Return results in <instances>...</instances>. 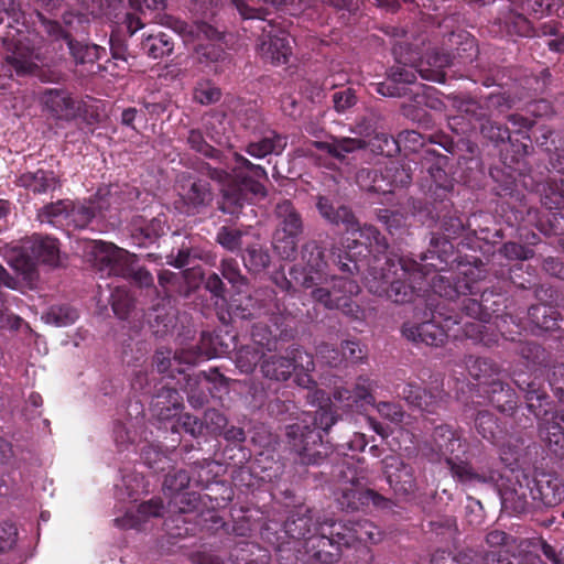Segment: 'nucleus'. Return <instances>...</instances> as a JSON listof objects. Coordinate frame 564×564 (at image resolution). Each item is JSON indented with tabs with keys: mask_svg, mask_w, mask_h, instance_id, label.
Listing matches in <instances>:
<instances>
[{
	"mask_svg": "<svg viewBox=\"0 0 564 564\" xmlns=\"http://www.w3.org/2000/svg\"><path fill=\"white\" fill-rule=\"evenodd\" d=\"M189 480L188 474L180 469L169 473L163 482L164 491L173 496L170 508L173 510L177 509L180 513L189 511V505L195 500V495L182 492L188 486Z\"/></svg>",
	"mask_w": 564,
	"mask_h": 564,
	"instance_id": "obj_22",
	"label": "nucleus"
},
{
	"mask_svg": "<svg viewBox=\"0 0 564 564\" xmlns=\"http://www.w3.org/2000/svg\"><path fill=\"white\" fill-rule=\"evenodd\" d=\"M2 43L6 50L3 67H8L10 73L22 76L39 67L42 39L34 31L9 26Z\"/></svg>",
	"mask_w": 564,
	"mask_h": 564,
	"instance_id": "obj_8",
	"label": "nucleus"
},
{
	"mask_svg": "<svg viewBox=\"0 0 564 564\" xmlns=\"http://www.w3.org/2000/svg\"><path fill=\"white\" fill-rule=\"evenodd\" d=\"M243 261L250 271L260 272L269 265L270 256L262 246L256 243L247 248Z\"/></svg>",
	"mask_w": 564,
	"mask_h": 564,
	"instance_id": "obj_44",
	"label": "nucleus"
},
{
	"mask_svg": "<svg viewBox=\"0 0 564 564\" xmlns=\"http://www.w3.org/2000/svg\"><path fill=\"white\" fill-rule=\"evenodd\" d=\"M188 143L191 148L205 156H213L215 150L205 140L200 131L191 130L188 134Z\"/></svg>",
	"mask_w": 564,
	"mask_h": 564,
	"instance_id": "obj_62",
	"label": "nucleus"
},
{
	"mask_svg": "<svg viewBox=\"0 0 564 564\" xmlns=\"http://www.w3.org/2000/svg\"><path fill=\"white\" fill-rule=\"evenodd\" d=\"M132 304L133 300L126 288L116 286L113 289L111 292V306L119 318L127 317Z\"/></svg>",
	"mask_w": 564,
	"mask_h": 564,
	"instance_id": "obj_48",
	"label": "nucleus"
},
{
	"mask_svg": "<svg viewBox=\"0 0 564 564\" xmlns=\"http://www.w3.org/2000/svg\"><path fill=\"white\" fill-rule=\"evenodd\" d=\"M163 505L160 500L151 499L138 506L135 510H129L123 517L115 520L121 529H139L150 518L162 516Z\"/></svg>",
	"mask_w": 564,
	"mask_h": 564,
	"instance_id": "obj_25",
	"label": "nucleus"
},
{
	"mask_svg": "<svg viewBox=\"0 0 564 564\" xmlns=\"http://www.w3.org/2000/svg\"><path fill=\"white\" fill-rule=\"evenodd\" d=\"M161 24L178 34L185 43L198 42L195 46V55L199 63L217 62L224 55V46L220 43L221 33L207 23L188 25L178 18L164 15Z\"/></svg>",
	"mask_w": 564,
	"mask_h": 564,
	"instance_id": "obj_10",
	"label": "nucleus"
},
{
	"mask_svg": "<svg viewBox=\"0 0 564 564\" xmlns=\"http://www.w3.org/2000/svg\"><path fill=\"white\" fill-rule=\"evenodd\" d=\"M367 469L362 466L346 462V468L340 471L339 490L341 492L339 503L348 510H358L361 507L372 505L379 509L391 508L390 499L380 494L365 488L367 485Z\"/></svg>",
	"mask_w": 564,
	"mask_h": 564,
	"instance_id": "obj_11",
	"label": "nucleus"
},
{
	"mask_svg": "<svg viewBox=\"0 0 564 564\" xmlns=\"http://www.w3.org/2000/svg\"><path fill=\"white\" fill-rule=\"evenodd\" d=\"M316 208L319 215L329 224L343 225L348 234H351L354 237L359 235L360 238H365L367 246L384 245L380 232L371 225L360 226L351 210L346 206L335 208L327 197L317 196Z\"/></svg>",
	"mask_w": 564,
	"mask_h": 564,
	"instance_id": "obj_13",
	"label": "nucleus"
},
{
	"mask_svg": "<svg viewBox=\"0 0 564 564\" xmlns=\"http://www.w3.org/2000/svg\"><path fill=\"white\" fill-rule=\"evenodd\" d=\"M223 276L235 288L240 289L246 280L241 274L238 262L235 259H224L220 263Z\"/></svg>",
	"mask_w": 564,
	"mask_h": 564,
	"instance_id": "obj_54",
	"label": "nucleus"
},
{
	"mask_svg": "<svg viewBox=\"0 0 564 564\" xmlns=\"http://www.w3.org/2000/svg\"><path fill=\"white\" fill-rule=\"evenodd\" d=\"M32 254L39 261L54 265L58 260L57 240L51 237H35L31 246Z\"/></svg>",
	"mask_w": 564,
	"mask_h": 564,
	"instance_id": "obj_37",
	"label": "nucleus"
},
{
	"mask_svg": "<svg viewBox=\"0 0 564 564\" xmlns=\"http://www.w3.org/2000/svg\"><path fill=\"white\" fill-rule=\"evenodd\" d=\"M245 171L250 172L254 177L267 178V172L261 165L251 163L240 154H234V164L231 174L228 172H218L215 169L216 177L223 181V175L227 178L221 188L223 197L219 205L221 212L227 214H237L243 204L249 200V195L264 196L263 185L248 176Z\"/></svg>",
	"mask_w": 564,
	"mask_h": 564,
	"instance_id": "obj_4",
	"label": "nucleus"
},
{
	"mask_svg": "<svg viewBox=\"0 0 564 564\" xmlns=\"http://www.w3.org/2000/svg\"><path fill=\"white\" fill-rule=\"evenodd\" d=\"M90 206L96 213V217H105L106 213L120 204L117 191L111 187H100L96 194L88 199Z\"/></svg>",
	"mask_w": 564,
	"mask_h": 564,
	"instance_id": "obj_39",
	"label": "nucleus"
},
{
	"mask_svg": "<svg viewBox=\"0 0 564 564\" xmlns=\"http://www.w3.org/2000/svg\"><path fill=\"white\" fill-rule=\"evenodd\" d=\"M142 458L144 463L155 470H163L164 466L161 465L163 460L166 458L165 455L161 452L158 445L149 444L142 447Z\"/></svg>",
	"mask_w": 564,
	"mask_h": 564,
	"instance_id": "obj_57",
	"label": "nucleus"
},
{
	"mask_svg": "<svg viewBox=\"0 0 564 564\" xmlns=\"http://www.w3.org/2000/svg\"><path fill=\"white\" fill-rule=\"evenodd\" d=\"M383 474L390 487L399 495H409L415 489L412 467L398 456H387L383 460Z\"/></svg>",
	"mask_w": 564,
	"mask_h": 564,
	"instance_id": "obj_20",
	"label": "nucleus"
},
{
	"mask_svg": "<svg viewBox=\"0 0 564 564\" xmlns=\"http://www.w3.org/2000/svg\"><path fill=\"white\" fill-rule=\"evenodd\" d=\"M86 257L102 276H123L131 279L141 288L153 285L152 274L144 268L135 265V256L113 243L89 241L86 245Z\"/></svg>",
	"mask_w": 564,
	"mask_h": 564,
	"instance_id": "obj_5",
	"label": "nucleus"
},
{
	"mask_svg": "<svg viewBox=\"0 0 564 564\" xmlns=\"http://www.w3.org/2000/svg\"><path fill=\"white\" fill-rule=\"evenodd\" d=\"M296 238L284 232H275L273 248L283 259H292L296 252Z\"/></svg>",
	"mask_w": 564,
	"mask_h": 564,
	"instance_id": "obj_52",
	"label": "nucleus"
},
{
	"mask_svg": "<svg viewBox=\"0 0 564 564\" xmlns=\"http://www.w3.org/2000/svg\"><path fill=\"white\" fill-rule=\"evenodd\" d=\"M262 355L254 347H242L237 351L236 365L241 372H251L257 364L260 361Z\"/></svg>",
	"mask_w": 564,
	"mask_h": 564,
	"instance_id": "obj_51",
	"label": "nucleus"
},
{
	"mask_svg": "<svg viewBox=\"0 0 564 564\" xmlns=\"http://www.w3.org/2000/svg\"><path fill=\"white\" fill-rule=\"evenodd\" d=\"M220 97V89L209 82L199 83L194 90V99L202 105L217 102Z\"/></svg>",
	"mask_w": 564,
	"mask_h": 564,
	"instance_id": "obj_53",
	"label": "nucleus"
},
{
	"mask_svg": "<svg viewBox=\"0 0 564 564\" xmlns=\"http://www.w3.org/2000/svg\"><path fill=\"white\" fill-rule=\"evenodd\" d=\"M400 395L412 406L426 413H436L446 403L447 394L438 386L422 389L415 383L403 386Z\"/></svg>",
	"mask_w": 564,
	"mask_h": 564,
	"instance_id": "obj_19",
	"label": "nucleus"
},
{
	"mask_svg": "<svg viewBox=\"0 0 564 564\" xmlns=\"http://www.w3.org/2000/svg\"><path fill=\"white\" fill-rule=\"evenodd\" d=\"M433 58H434L433 66L436 67L437 69H433V70L420 69L419 73H420L421 77L424 79L442 83L445 79V75L440 69L444 68L446 66H449V64H451L449 57L446 54H442V55L437 54Z\"/></svg>",
	"mask_w": 564,
	"mask_h": 564,
	"instance_id": "obj_58",
	"label": "nucleus"
},
{
	"mask_svg": "<svg viewBox=\"0 0 564 564\" xmlns=\"http://www.w3.org/2000/svg\"><path fill=\"white\" fill-rule=\"evenodd\" d=\"M467 369L473 378L485 382L498 373V367L487 358H470Z\"/></svg>",
	"mask_w": 564,
	"mask_h": 564,
	"instance_id": "obj_47",
	"label": "nucleus"
},
{
	"mask_svg": "<svg viewBox=\"0 0 564 564\" xmlns=\"http://www.w3.org/2000/svg\"><path fill=\"white\" fill-rule=\"evenodd\" d=\"M530 482V497L535 506L553 507L564 499V484L554 474L540 473Z\"/></svg>",
	"mask_w": 564,
	"mask_h": 564,
	"instance_id": "obj_18",
	"label": "nucleus"
},
{
	"mask_svg": "<svg viewBox=\"0 0 564 564\" xmlns=\"http://www.w3.org/2000/svg\"><path fill=\"white\" fill-rule=\"evenodd\" d=\"M68 199H61L42 207L37 213V219L55 227H67Z\"/></svg>",
	"mask_w": 564,
	"mask_h": 564,
	"instance_id": "obj_34",
	"label": "nucleus"
},
{
	"mask_svg": "<svg viewBox=\"0 0 564 564\" xmlns=\"http://www.w3.org/2000/svg\"><path fill=\"white\" fill-rule=\"evenodd\" d=\"M333 102L338 112H344L356 104V95L351 88H346L333 94Z\"/></svg>",
	"mask_w": 564,
	"mask_h": 564,
	"instance_id": "obj_60",
	"label": "nucleus"
},
{
	"mask_svg": "<svg viewBox=\"0 0 564 564\" xmlns=\"http://www.w3.org/2000/svg\"><path fill=\"white\" fill-rule=\"evenodd\" d=\"M165 220L160 217H152L148 220L143 216H135L131 220L130 231L135 243L142 246L147 240L152 241L163 234Z\"/></svg>",
	"mask_w": 564,
	"mask_h": 564,
	"instance_id": "obj_28",
	"label": "nucleus"
},
{
	"mask_svg": "<svg viewBox=\"0 0 564 564\" xmlns=\"http://www.w3.org/2000/svg\"><path fill=\"white\" fill-rule=\"evenodd\" d=\"M41 101L46 110L58 119L75 118L80 110L78 101L67 93L58 89H48L42 94Z\"/></svg>",
	"mask_w": 564,
	"mask_h": 564,
	"instance_id": "obj_23",
	"label": "nucleus"
},
{
	"mask_svg": "<svg viewBox=\"0 0 564 564\" xmlns=\"http://www.w3.org/2000/svg\"><path fill=\"white\" fill-rule=\"evenodd\" d=\"M446 327L452 318H446ZM403 335L415 343H423L427 346H441L447 338V329L445 326L440 324V321L435 315L431 321L423 322L421 324H405L403 326Z\"/></svg>",
	"mask_w": 564,
	"mask_h": 564,
	"instance_id": "obj_21",
	"label": "nucleus"
},
{
	"mask_svg": "<svg viewBox=\"0 0 564 564\" xmlns=\"http://www.w3.org/2000/svg\"><path fill=\"white\" fill-rule=\"evenodd\" d=\"M226 107L227 111L235 116L243 128L251 130L258 128L261 118L252 104H246L240 99L231 98L226 101Z\"/></svg>",
	"mask_w": 564,
	"mask_h": 564,
	"instance_id": "obj_32",
	"label": "nucleus"
},
{
	"mask_svg": "<svg viewBox=\"0 0 564 564\" xmlns=\"http://www.w3.org/2000/svg\"><path fill=\"white\" fill-rule=\"evenodd\" d=\"M305 262L303 269L293 268L291 276L303 288L310 289L316 285L333 282L332 290L316 288L312 291V297L329 310H340L346 315L357 317L359 307L351 302V297L360 291L358 283L348 278H335L328 274V263L324 259L323 249L314 241L307 242L302 251Z\"/></svg>",
	"mask_w": 564,
	"mask_h": 564,
	"instance_id": "obj_2",
	"label": "nucleus"
},
{
	"mask_svg": "<svg viewBox=\"0 0 564 564\" xmlns=\"http://www.w3.org/2000/svg\"><path fill=\"white\" fill-rule=\"evenodd\" d=\"M379 414L391 421L392 423H400L404 416L401 406L390 402H380L377 405Z\"/></svg>",
	"mask_w": 564,
	"mask_h": 564,
	"instance_id": "obj_63",
	"label": "nucleus"
},
{
	"mask_svg": "<svg viewBox=\"0 0 564 564\" xmlns=\"http://www.w3.org/2000/svg\"><path fill=\"white\" fill-rule=\"evenodd\" d=\"M143 51L153 58H161L172 53L173 43L171 39L160 33L158 35H149L142 43Z\"/></svg>",
	"mask_w": 564,
	"mask_h": 564,
	"instance_id": "obj_41",
	"label": "nucleus"
},
{
	"mask_svg": "<svg viewBox=\"0 0 564 564\" xmlns=\"http://www.w3.org/2000/svg\"><path fill=\"white\" fill-rule=\"evenodd\" d=\"M36 18L41 24V26L44 29V31L52 37L58 40V39H66L67 45L74 56V58L78 63H85L87 61H93L94 58L98 57V51L99 47L94 45L91 47L89 46H79L74 44L70 40H68L66 33L62 29V26L56 22L46 19L42 13L37 12Z\"/></svg>",
	"mask_w": 564,
	"mask_h": 564,
	"instance_id": "obj_24",
	"label": "nucleus"
},
{
	"mask_svg": "<svg viewBox=\"0 0 564 564\" xmlns=\"http://www.w3.org/2000/svg\"><path fill=\"white\" fill-rule=\"evenodd\" d=\"M477 432L490 443L498 445L502 437V430L497 423L494 414L487 411H479L475 417Z\"/></svg>",
	"mask_w": 564,
	"mask_h": 564,
	"instance_id": "obj_38",
	"label": "nucleus"
},
{
	"mask_svg": "<svg viewBox=\"0 0 564 564\" xmlns=\"http://www.w3.org/2000/svg\"><path fill=\"white\" fill-rule=\"evenodd\" d=\"M357 183L366 191L373 193H391L394 187H403L410 183V175L404 169L394 164L386 169V174L371 170H361L357 174Z\"/></svg>",
	"mask_w": 564,
	"mask_h": 564,
	"instance_id": "obj_16",
	"label": "nucleus"
},
{
	"mask_svg": "<svg viewBox=\"0 0 564 564\" xmlns=\"http://www.w3.org/2000/svg\"><path fill=\"white\" fill-rule=\"evenodd\" d=\"M203 358H210L209 355L203 354V351L195 347L182 348L174 352L173 358L169 356L164 357L162 352H159L155 357L156 367L160 372L167 371L173 364L176 365H194Z\"/></svg>",
	"mask_w": 564,
	"mask_h": 564,
	"instance_id": "obj_31",
	"label": "nucleus"
},
{
	"mask_svg": "<svg viewBox=\"0 0 564 564\" xmlns=\"http://www.w3.org/2000/svg\"><path fill=\"white\" fill-rule=\"evenodd\" d=\"M502 23L509 33L521 36H531L534 34L531 22L521 13L509 12L505 15Z\"/></svg>",
	"mask_w": 564,
	"mask_h": 564,
	"instance_id": "obj_46",
	"label": "nucleus"
},
{
	"mask_svg": "<svg viewBox=\"0 0 564 564\" xmlns=\"http://www.w3.org/2000/svg\"><path fill=\"white\" fill-rule=\"evenodd\" d=\"M241 231L229 228L221 227L217 232L216 240L217 242L229 251H236L240 249L241 246Z\"/></svg>",
	"mask_w": 564,
	"mask_h": 564,
	"instance_id": "obj_55",
	"label": "nucleus"
},
{
	"mask_svg": "<svg viewBox=\"0 0 564 564\" xmlns=\"http://www.w3.org/2000/svg\"><path fill=\"white\" fill-rule=\"evenodd\" d=\"M503 256L510 260H527L532 257L533 251L516 242H507L501 248Z\"/></svg>",
	"mask_w": 564,
	"mask_h": 564,
	"instance_id": "obj_61",
	"label": "nucleus"
},
{
	"mask_svg": "<svg viewBox=\"0 0 564 564\" xmlns=\"http://www.w3.org/2000/svg\"><path fill=\"white\" fill-rule=\"evenodd\" d=\"M370 391L371 381L368 378L360 377L352 392L346 389L337 390L334 397L339 401H349L351 399L354 402L365 401L370 403L373 401Z\"/></svg>",
	"mask_w": 564,
	"mask_h": 564,
	"instance_id": "obj_43",
	"label": "nucleus"
},
{
	"mask_svg": "<svg viewBox=\"0 0 564 564\" xmlns=\"http://www.w3.org/2000/svg\"><path fill=\"white\" fill-rule=\"evenodd\" d=\"M312 147L326 152L338 161H344L348 154L366 148V142L359 138L332 137L330 141H314Z\"/></svg>",
	"mask_w": 564,
	"mask_h": 564,
	"instance_id": "obj_26",
	"label": "nucleus"
},
{
	"mask_svg": "<svg viewBox=\"0 0 564 564\" xmlns=\"http://www.w3.org/2000/svg\"><path fill=\"white\" fill-rule=\"evenodd\" d=\"M18 540V530L14 523H0V553L11 551Z\"/></svg>",
	"mask_w": 564,
	"mask_h": 564,
	"instance_id": "obj_56",
	"label": "nucleus"
},
{
	"mask_svg": "<svg viewBox=\"0 0 564 564\" xmlns=\"http://www.w3.org/2000/svg\"><path fill=\"white\" fill-rule=\"evenodd\" d=\"M333 520L319 522L314 520L311 510L307 508H300L284 524L285 533L293 539H305L307 545L327 546L333 544V536L328 538L329 524Z\"/></svg>",
	"mask_w": 564,
	"mask_h": 564,
	"instance_id": "obj_15",
	"label": "nucleus"
},
{
	"mask_svg": "<svg viewBox=\"0 0 564 564\" xmlns=\"http://www.w3.org/2000/svg\"><path fill=\"white\" fill-rule=\"evenodd\" d=\"M430 267L432 263H419L410 258L386 259L383 265H373L366 276V286L378 295L386 296L395 303L411 302L415 294L425 292L430 288L441 297L455 300L460 295H477L482 293L479 281L482 278L479 268H467L462 271L455 284L441 274L434 273L432 278Z\"/></svg>",
	"mask_w": 564,
	"mask_h": 564,
	"instance_id": "obj_1",
	"label": "nucleus"
},
{
	"mask_svg": "<svg viewBox=\"0 0 564 564\" xmlns=\"http://www.w3.org/2000/svg\"><path fill=\"white\" fill-rule=\"evenodd\" d=\"M486 544L490 549L486 556L488 562L502 563L507 561L508 564H511L509 556L531 562V555H538L541 552L553 564H561L555 549L541 539L517 541L503 531L492 530L486 536Z\"/></svg>",
	"mask_w": 564,
	"mask_h": 564,
	"instance_id": "obj_7",
	"label": "nucleus"
},
{
	"mask_svg": "<svg viewBox=\"0 0 564 564\" xmlns=\"http://www.w3.org/2000/svg\"><path fill=\"white\" fill-rule=\"evenodd\" d=\"M530 323L540 330H554L557 327V312L547 305H533L528 311Z\"/></svg>",
	"mask_w": 564,
	"mask_h": 564,
	"instance_id": "obj_35",
	"label": "nucleus"
},
{
	"mask_svg": "<svg viewBox=\"0 0 564 564\" xmlns=\"http://www.w3.org/2000/svg\"><path fill=\"white\" fill-rule=\"evenodd\" d=\"M188 11L193 18H195V21L191 25L206 23L205 20L216 14V3L214 0H192L188 6Z\"/></svg>",
	"mask_w": 564,
	"mask_h": 564,
	"instance_id": "obj_50",
	"label": "nucleus"
},
{
	"mask_svg": "<svg viewBox=\"0 0 564 564\" xmlns=\"http://www.w3.org/2000/svg\"><path fill=\"white\" fill-rule=\"evenodd\" d=\"M335 423L334 415L321 408L314 414L304 413L301 422L286 427V436L292 449L299 455L302 464H319L326 452L317 449L322 446L321 430L327 432Z\"/></svg>",
	"mask_w": 564,
	"mask_h": 564,
	"instance_id": "obj_6",
	"label": "nucleus"
},
{
	"mask_svg": "<svg viewBox=\"0 0 564 564\" xmlns=\"http://www.w3.org/2000/svg\"><path fill=\"white\" fill-rule=\"evenodd\" d=\"M562 0H525L522 3V10L534 14L535 17H543L552 14L560 10Z\"/></svg>",
	"mask_w": 564,
	"mask_h": 564,
	"instance_id": "obj_49",
	"label": "nucleus"
},
{
	"mask_svg": "<svg viewBox=\"0 0 564 564\" xmlns=\"http://www.w3.org/2000/svg\"><path fill=\"white\" fill-rule=\"evenodd\" d=\"M214 378L210 376H206L205 372L199 373L198 376L192 378L188 377L185 389L187 392L188 401L194 406H202L207 401L206 394H196L195 387L199 386L202 383H208L212 380L219 379L220 382L225 380V378L221 375H218L216 371L214 372Z\"/></svg>",
	"mask_w": 564,
	"mask_h": 564,
	"instance_id": "obj_45",
	"label": "nucleus"
},
{
	"mask_svg": "<svg viewBox=\"0 0 564 564\" xmlns=\"http://www.w3.org/2000/svg\"><path fill=\"white\" fill-rule=\"evenodd\" d=\"M341 355L345 359H348L352 362H358L365 358L366 351L359 343L354 340H346L341 345Z\"/></svg>",
	"mask_w": 564,
	"mask_h": 564,
	"instance_id": "obj_64",
	"label": "nucleus"
},
{
	"mask_svg": "<svg viewBox=\"0 0 564 564\" xmlns=\"http://www.w3.org/2000/svg\"><path fill=\"white\" fill-rule=\"evenodd\" d=\"M524 484L522 481H518L514 487L508 488L501 494L503 508L510 509L517 513H522L528 510L531 505L529 501V498H531V482L527 477H524Z\"/></svg>",
	"mask_w": 564,
	"mask_h": 564,
	"instance_id": "obj_29",
	"label": "nucleus"
},
{
	"mask_svg": "<svg viewBox=\"0 0 564 564\" xmlns=\"http://www.w3.org/2000/svg\"><path fill=\"white\" fill-rule=\"evenodd\" d=\"M542 437L549 442L550 446L555 445L563 447L564 444V409H561L552 421L545 420L544 426L541 429Z\"/></svg>",
	"mask_w": 564,
	"mask_h": 564,
	"instance_id": "obj_40",
	"label": "nucleus"
},
{
	"mask_svg": "<svg viewBox=\"0 0 564 564\" xmlns=\"http://www.w3.org/2000/svg\"><path fill=\"white\" fill-rule=\"evenodd\" d=\"M460 453H465V444L458 432L449 425L435 427L432 441L425 448V455L431 462L444 460L449 467L452 476L466 486L486 484L496 479L495 470L476 471L468 463L459 460Z\"/></svg>",
	"mask_w": 564,
	"mask_h": 564,
	"instance_id": "obj_3",
	"label": "nucleus"
},
{
	"mask_svg": "<svg viewBox=\"0 0 564 564\" xmlns=\"http://www.w3.org/2000/svg\"><path fill=\"white\" fill-rule=\"evenodd\" d=\"M19 184L35 194H45L57 187V178L51 171L37 170L23 173Z\"/></svg>",
	"mask_w": 564,
	"mask_h": 564,
	"instance_id": "obj_30",
	"label": "nucleus"
},
{
	"mask_svg": "<svg viewBox=\"0 0 564 564\" xmlns=\"http://www.w3.org/2000/svg\"><path fill=\"white\" fill-rule=\"evenodd\" d=\"M329 535L333 536V541L336 543L347 546L355 542L377 543L381 540V532L379 528L367 520L349 524L332 522L329 524Z\"/></svg>",
	"mask_w": 564,
	"mask_h": 564,
	"instance_id": "obj_17",
	"label": "nucleus"
},
{
	"mask_svg": "<svg viewBox=\"0 0 564 564\" xmlns=\"http://www.w3.org/2000/svg\"><path fill=\"white\" fill-rule=\"evenodd\" d=\"M285 147V137L272 130H267L259 140L250 141L246 151L256 159H263L269 154H281Z\"/></svg>",
	"mask_w": 564,
	"mask_h": 564,
	"instance_id": "obj_27",
	"label": "nucleus"
},
{
	"mask_svg": "<svg viewBox=\"0 0 564 564\" xmlns=\"http://www.w3.org/2000/svg\"><path fill=\"white\" fill-rule=\"evenodd\" d=\"M78 317L77 311L68 305H55L42 316L44 322L57 327H65L73 324Z\"/></svg>",
	"mask_w": 564,
	"mask_h": 564,
	"instance_id": "obj_42",
	"label": "nucleus"
},
{
	"mask_svg": "<svg viewBox=\"0 0 564 564\" xmlns=\"http://www.w3.org/2000/svg\"><path fill=\"white\" fill-rule=\"evenodd\" d=\"M176 207L186 215L202 213L214 200V191L207 180L194 175H181L176 183Z\"/></svg>",
	"mask_w": 564,
	"mask_h": 564,
	"instance_id": "obj_14",
	"label": "nucleus"
},
{
	"mask_svg": "<svg viewBox=\"0 0 564 564\" xmlns=\"http://www.w3.org/2000/svg\"><path fill=\"white\" fill-rule=\"evenodd\" d=\"M95 217L96 213L88 200H69L67 227L84 229Z\"/></svg>",
	"mask_w": 564,
	"mask_h": 564,
	"instance_id": "obj_36",
	"label": "nucleus"
},
{
	"mask_svg": "<svg viewBox=\"0 0 564 564\" xmlns=\"http://www.w3.org/2000/svg\"><path fill=\"white\" fill-rule=\"evenodd\" d=\"M276 216L280 219L278 232H284L297 237L302 232V220L289 200L276 205Z\"/></svg>",
	"mask_w": 564,
	"mask_h": 564,
	"instance_id": "obj_33",
	"label": "nucleus"
},
{
	"mask_svg": "<svg viewBox=\"0 0 564 564\" xmlns=\"http://www.w3.org/2000/svg\"><path fill=\"white\" fill-rule=\"evenodd\" d=\"M231 3L241 18L261 21L259 29L262 34L258 44L261 57L274 65L285 64L291 54L289 34L271 21H265L262 9L251 8L245 0H231Z\"/></svg>",
	"mask_w": 564,
	"mask_h": 564,
	"instance_id": "obj_9",
	"label": "nucleus"
},
{
	"mask_svg": "<svg viewBox=\"0 0 564 564\" xmlns=\"http://www.w3.org/2000/svg\"><path fill=\"white\" fill-rule=\"evenodd\" d=\"M312 355L299 348L285 356H270L261 365L263 375L274 380H286L293 372L297 373V383L308 388L313 383L308 372L314 370Z\"/></svg>",
	"mask_w": 564,
	"mask_h": 564,
	"instance_id": "obj_12",
	"label": "nucleus"
},
{
	"mask_svg": "<svg viewBox=\"0 0 564 564\" xmlns=\"http://www.w3.org/2000/svg\"><path fill=\"white\" fill-rule=\"evenodd\" d=\"M482 134L489 140L498 143L510 140V132L508 128H505L495 122H486L481 126Z\"/></svg>",
	"mask_w": 564,
	"mask_h": 564,
	"instance_id": "obj_59",
	"label": "nucleus"
}]
</instances>
